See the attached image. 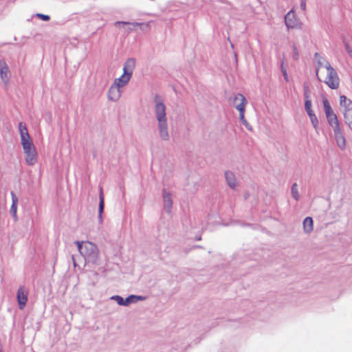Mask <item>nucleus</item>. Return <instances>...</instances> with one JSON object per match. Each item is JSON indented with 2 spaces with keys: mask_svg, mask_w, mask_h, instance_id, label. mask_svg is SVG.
Wrapping results in <instances>:
<instances>
[{
  "mask_svg": "<svg viewBox=\"0 0 352 352\" xmlns=\"http://www.w3.org/2000/svg\"><path fill=\"white\" fill-rule=\"evenodd\" d=\"M135 65V60L129 58L124 63L123 74L120 78L115 79L113 85L120 89L125 86L131 79Z\"/></svg>",
  "mask_w": 352,
  "mask_h": 352,
  "instance_id": "39448f33",
  "label": "nucleus"
},
{
  "mask_svg": "<svg viewBox=\"0 0 352 352\" xmlns=\"http://www.w3.org/2000/svg\"><path fill=\"white\" fill-rule=\"evenodd\" d=\"M304 98L305 100H311V93L309 87L307 83L304 84Z\"/></svg>",
  "mask_w": 352,
  "mask_h": 352,
  "instance_id": "aec40b11",
  "label": "nucleus"
},
{
  "mask_svg": "<svg viewBox=\"0 0 352 352\" xmlns=\"http://www.w3.org/2000/svg\"><path fill=\"white\" fill-rule=\"evenodd\" d=\"M134 296H131L128 298H126L124 300V305H128L129 303L132 302V299L134 298Z\"/></svg>",
  "mask_w": 352,
  "mask_h": 352,
  "instance_id": "cd10ccee",
  "label": "nucleus"
},
{
  "mask_svg": "<svg viewBox=\"0 0 352 352\" xmlns=\"http://www.w3.org/2000/svg\"><path fill=\"white\" fill-rule=\"evenodd\" d=\"M283 74L284 75V77H285V79L288 81V77H287V72L285 69H283Z\"/></svg>",
  "mask_w": 352,
  "mask_h": 352,
  "instance_id": "c756f323",
  "label": "nucleus"
},
{
  "mask_svg": "<svg viewBox=\"0 0 352 352\" xmlns=\"http://www.w3.org/2000/svg\"><path fill=\"white\" fill-rule=\"evenodd\" d=\"M120 25H130L134 28L137 26H139L140 24L138 23H129V22H124V21H117L115 23V25H116V26Z\"/></svg>",
  "mask_w": 352,
  "mask_h": 352,
  "instance_id": "412c9836",
  "label": "nucleus"
},
{
  "mask_svg": "<svg viewBox=\"0 0 352 352\" xmlns=\"http://www.w3.org/2000/svg\"><path fill=\"white\" fill-rule=\"evenodd\" d=\"M36 15L38 18H40L41 19L45 21H47L50 19V17L49 15H45V14H37Z\"/></svg>",
  "mask_w": 352,
  "mask_h": 352,
  "instance_id": "393cba45",
  "label": "nucleus"
},
{
  "mask_svg": "<svg viewBox=\"0 0 352 352\" xmlns=\"http://www.w3.org/2000/svg\"><path fill=\"white\" fill-rule=\"evenodd\" d=\"M308 116L310 118V120H311L314 127L316 128L318 126V120L316 116L315 115L314 113H309V114H308Z\"/></svg>",
  "mask_w": 352,
  "mask_h": 352,
  "instance_id": "4be33fe9",
  "label": "nucleus"
},
{
  "mask_svg": "<svg viewBox=\"0 0 352 352\" xmlns=\"http://www.w3.org/2000/svg\"><path fill=\"white\" fill-rule=\"evenodd\" d=\"M322 102L327 120L333 130V135L336 144L341 150H344L346 148V139L342 133L338 117L334 113L326 97H323Z\"/></svg>",
  "mask_w": 352,
  "mask_h": 352,
  "instance_id": "f03ea898",
  "label": "nucleus"
},
{
  "mask_svg": "<svg viewBox=\"0 0 352 352\" xmlns=\"http://www.w3.org/2000/svg\"><path fill=\"white\" fill-rule=\"evenodd\" d=\"M164 207L167 208L168 210L172 206V199L171 196L169 193L164 192Z\"/></svg>",
  "mask_w": 352,
  "mask_h": 352,
  "instance_id": "a211bd4d",
  "label": "nucleus"
},
{
  "mask_svg": "<svg viewBox=\"0 0 352 352\" xmlns=\"http://www.w3.org/2000/svg\"><path fill=\"white\" fill-rule=\"evenodd\" d=\"M318 79L324 82L330 89H337L340 86V78L336 71L324 59L318 61L316 69Z\"/></svg>",
  "mask_w": 352,
  "mask_h": 352,
  "instance_id": "f257e3e1",
  "label": "nucleus"
},
{
  "mask_svg": "<svg viewBox=\"0 0 352 352\" xmlns=\"http://www.w3.org/2000/svg\"><path fill=\"white\" fill-rule=\"evenodd\" d=\"M121 89L112 85L108 92V98L112 101H117L121 96Z\"/></svg>",
  "mask_w": 352,
  "mask_h": 352,
  "instance_id": "f8f14e48",
  "label": "nucleus"
},
{
  "mask_svg": "<svg viewBox=\"0 0 352 352\" xmlns=\"http://www.w3.org/2000/svg\"><path fill=\"white\" fill-rule=\"evenodd\" d=\"M292 195L296 200L299 199L300 195L298 190V186L296 183H294L292 186Z\"/></svg>",
  "mask_w": 352,
  "mask_h": 352,
  "instance_id": "6ab92c4d",
  "label": "nucleus"
},
{
  "mask_svg": "<svg viewBox=\"0 0 352 352\" xmlns=\"http://www.w3.org/2000/svg\"><path fill=\"white\" fill-rule=\"evenodd\" d=\"M0 352H2V345H1V342H0Z\"/></svg>",
  "mask_w": 352,
  "mask_h": 352,
  "instance_id": "2f4dec72",
  "label": "nucleus"
},
{
  "mask_svg": "<svg viewBox=\"0 0 352 352\" xmlns=\"http://www.w3.org/2000/svg\"><path fill=\"white\" fill-rule=\"evenodd\" d=\"M113 298H115L117 300V302L120 305H124V299L122 297H120L119 296H116Z\"/></svg>",
  "mask_w": 352,
  "mask_h": 352,
  "instance_id": "a878e982",
  "label": "nucleus"
},
{
  "mask_svg": "<svg viewBox=\"0 0 352 352\" xmlns=\"http://www.w3.org/2000/svg\"><path fill=\"white\" fill-rule=\"evenodd\" d=\"M300 8L303 11L306 10V0H301Z\"/></svg>",
  "mask_w": 352,
  "mask_h": 352,
  "instance_id": "c85d7f7f",
  "label": "nucleus"
},
{
  "mask_svg": "<svg viewBox=\"0 0 352 352\" xmlns=\"http://www.w3.org/2000/svg\"><path fill=\"white\" fill-rule=\"evenodd\" d=\"M303 228L305 232H310L313 230V219L311 217H306L303 221Z\"/></svg>",
  "mask_w": 352,
  "mask_h": 352,
  "instance_id": "f3484780",
  "label": "nucleus"
},
{
  "mask_svg": "<svg viewBox=\"0 0 352 352\" xmlns=\"http://www.w3.org/2000/svg\"><path fill=\"white\" fill-rule=\"evenodd\" d=\"M155 113L158 123L166 122V107L164 104L155 98Z\"/></svg>",
  "mask_w": 352,
  "mask_h": 352,
  "instance_id": "1a4fd4ad",
  "label": "nucleus"
},
{
  "mask_svg": "<svg viewBox=\"0 0 352 352\" xmlns=\"http://www.w3.org/2000/svg\"><path fill=\"white\" fill-rule=\"evenodd\" d=\"M100 202H99V208H98V217L100 221H102V215L104 210V194L103 190L102 188H100V195H99Z\"/></svg>",
  "mask_w": 352,
  "mask_h": 352,
  "instance_id": "2eb2a0df",
  "label": "nucleus"
},
{
  "mask_svg": "<svg viewBox=\"0 0 352 352\" xmlns=\"http://www.w3.org/2000/svg\"><path fill=\"white\" fill-rule=\"evenodd\" d=\"M285 23L288 29H300L302 25L299 19L296 16L294 9L285 15Z\"/></svg>",
  "mask_w": 352,
  "mask_h": 352,
  "instance_id": "0eeeda50",
  "label": "nucleus"
},
{
  "mask_svg": "<svg viewBox=\"0 0 352 352\" xmlns=\"http://www.w3.org/2000/svg\"><path fill=\"white\" fill-rule=\"evenodd\" d=\"M12 196V206L10 207V213L13 215V217H16V210H17V205H18V199L16 195L11 192Z\"/></svg>",
  "mask_w": 352,
  "mask_h": 352,
  "instance_id": "4468645a",
  "label": "nucleus"
},
{
  "mask_svg": "<svg viewBox=\"0 0 352 352\" xmlns=\"http://www.w3.org/2000/svg\"><path fill=\"white\" fill-rule=\"evenodd\" d=\"M234 100H240V104H236V109L239 111V118L240 120L243 122L244 124H247L248 122L245 119V106L247 104V100L243 94H238L234 97Z\"/></svg>",
  "mask_w": 352,
  "mask_h": 352,
  "instance_id": "6e6552de",
  "label": "nucleus"
},
{
  "mask_svg": "<svg viewBox=\"0 0 352 352\" xmlns=\"http://www.w3.org/2000/svg\"><path fill=\"white\" fill-rule=\"evenodd\" d=\"M345 49L349 56L352 58V47L348 44H345Z\"/></svg>",
  "mask_w": 352,
  "mask_h": 352,
  "instance_id": "bb28decb",
  "label": "nucleus"
},
{
  "mask_svg": "<svg viewBox=\"0 0 352 352\" xmlns=\"http://www.w3.org/2000/svg\"><path fill=\"white\" fill-rule=\"evenodd\" d=\"M225 175L228 185L232 188H234L236 186V184L234 174L231 172L227 171L226 172Z\"/></svg>",
  "mask_w": 352,
  "mask_h": 352,
  "instance_id": "dca6fc26",
  "label": "nucleus"
},
{
  "mask_svg": "<svg viewBox=\"0 0 352 352\" xmlns=\"http://www.w3.org/2000/svg\"><path fill=\"white\" fill-rule=\"evenodd\" d=\"M340 109L344 115L346 123L352 130V101L345 96L340 97Z\"/></svg>",
  "mask_w": 352,
  "mask_h": 352,
  "instance_id": "423d86ee",
  "label": "nucleus"
},
{
  "mask_svg": "<svg viewBox=\"0 0 352 352\" xmlns=\"http://www.w3.org/2000/svg\"><path fill=\"white\" fill-rule=\"evenodd\" d=\"M19 130L25 162L28 165L33 166L37 162L38 155L36 150L28 133L25 124L23 122H20L19 124Z\"/></svg>",
  "mask_w": 352,
  "mask_h": 352,
  "instance_id": "7ed1b4c3",
  "label": "nucleus"
},
{
  "mask_svg": "<svg viewBox=\"0 0 352 352\" xmlns=\"http://www.w3.org/2000/svg\"><path fill=\"white\" fill-rule=\"evenodd\" d=\"M0 76L2 80L7 83L10 78V71L8 65L3 60H0Z\"/></svg>",
  "mask_w": 352,
  "mask_h": 352,
  "instance_id": "9b49d317",
  "label": "nucleus"
},
{
  "mask_svg": "<svg viewBox=\"0 0 352 352\" xmlns=\"http://www.w3.org/2000/svg\"><path fill=\"white\" fill-rule=\"evenodd\" d=\"M78 251L80 254L89 261H96L98 257V250L97 246L89 241H76Z\"/></svg>",
  "mask_w": 352,
  "mask_h": 352,
  "instance_id": "20e7f679",
  "label": "nucleus"
},
{
  "mask_svg": "<svg viewBox=\"0 0 352 352\" xmlns=\"http://www.w3.org/2000/svg\"><path fill=\"white\" fill-rule=\"evenodd\" d=\"M234 103H235V105H236V104H240V100H236V101H235V100H234Z\"/></svg>",
  "mask_w": 352,
  "mask_h": 352,
  "instance_id": "7c9ffc66",
  "label": "nucleus"
},
{
  "mask_svg": "<svg viewBox=\"0 0 352 352\" xmlns=\"http://www.w3.org/2000/svg\"><path fill=\"white\" fill-rule=\"evenodd\" d=\"M299 57V53L297 49V47L295 44H293V58L295 60H298Z\"/></svg>",
  "mask_w": 352,
  "mask_h": 352,
  "instance_id": "b1692460",
  "label": "nucleus"
},
{
  "mask_svg": "<svg viewBox=\"0 0 352 352\" xmlns=\"http://www.w3.org/2000/svg\"><path fill=\"white\" fill-rule=\"evenodd\" d=\"M158 124L161 138L164 140H167L168 138V132L166 122H162L161 123H158Z\"/></svg>",
  "mask_w": 352,
  "mask_h": 352,
  "instance_id": "ddd939ff",
  "label": "nucleus"
},
{
  "mask_svg": "<svg viewBox=\"0 0 352 352\" xmlns=\"http://www.w3.org/2000/svg\"><path fill=\"white\" fill-rule=\"evenodd\" d=\"M28 292L23 287H20L17 292V301L19 308L23 309L28 301Z\"/></svg>",
  "mask_w": 352,
  "mask_h": 352,
  "instance_id": "9d476101",
  "label": "nucleus"
},
{
  "mask_svg": "<svg viewBox=\"0 0 352 352\" xmlns=\"http://www.w3.org/2000/svg\"><path fill=\"white\" fill-rule=\"evenodd\" d=\"M305 110H306L307 114L314 113L312 108H311V100H305Z\"/></svg>",
  "mask_w": 352,
  "mask_h": 352,
  "instance_id": "5701e85b",
  "label": "nucleus"
}]
</instances>
